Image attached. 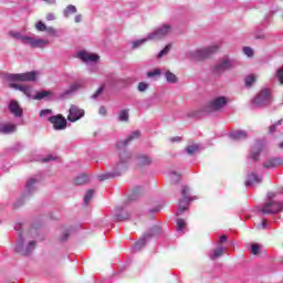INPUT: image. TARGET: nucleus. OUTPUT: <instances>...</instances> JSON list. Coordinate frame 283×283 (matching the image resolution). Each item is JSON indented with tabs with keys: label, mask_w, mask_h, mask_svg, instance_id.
Listing matches in <instances>:
<instances>
[{
	"label": "nucleus",
	"mask_w": 283,
	"mask_h": 283,
	"mask_svg": "<svg viewBox=\"0 0 283 283\" xmlns=\"http://www.w3.org/2000/svg\"><path fill=\"white\" fill-rule=\"evenodd\" d=\"M229 240V238L226 235V234H222L220 238H219V243L220 244H224V242H227Z\"/></svg>",
	"instance_id": "obj_54"
},
{
	"label": "nucleus",
	"mask_w": 283,
	"mask_h": 283,
	"mask_svg": "<svg viewBox=\"0 0 283 283\" xmlns=\"http://www.w3.org/2000/svg\"><path fill=\"white\" fill-rule=\"evenodd\" d=\"M147 41H153L151 39H149V34H147L146 38L133 41V43H132L133 50L142 48V45H145V43H147Z\"/></svg>",
	"instance_id": "obj_29"
},
{
	"label": "nucleus",
	"mask_w": 283,
	"mask_h": 283,
	"mask_svg": "<svg viewBox=\"0 0 283 283\" xmlns=\"http://www.w3.org/2000/svg\"><path fill=\"white\" fill-rule=\"evenodd\" d=\"M153 159L148 155H139L137 156V167H149L151 165Z\"/></svg>",
	"instance_id": "obj_23"
},
{
	"label": "nucleus",
	"mask_w": 283,
	"mask_h": 283,
	"mask_svg": "<svg viewBox=\"0 0 283 283\" xmlns=\"http://www.w3.org/2000/svg\"><path fill=\"white\" fill-rule=\"evenodd\" d=\"M118 120H120L122 123L129 120V111L128 109L120 111L118 115Z\"/></svg>",
	"instance_id": "obj_35"
},
{
	"label": "nucleus",
	"mask_w": 283,
	"mask_h": 283,
	"mask_svg": "<svg viewBox=\"0 0 283 283\" xmlns=\"http://www.w3.org/2000/svg\"><path fill=\"white\" fill-rule=\"evenodd\" d=\"M219 50L220 46H218V44H212L203 49L188 51L186 53V59H189L190 61H205V59H209L211 54H216V52H218Z\"/></svg>",
	"instance_id": "obj_2"
},
{
	"label": "nucleus",
	"mask_w": 283,
	"mask_h": 283,
	"mask_svg": "<svg viewBox=\"0 0 283 283\" xmlns=\"http://www.w3.org/2000/svg\"><path fill=\"white\" fill-rule=\"evenodd\" d=\"M229 105V97L219 96L211 99L207 106H203L202 112L205 114H213V112H222L224 107Z\"/></svg>",
	"instance_id": "obj_3"
},
{
	"label": "nucleus",
	"mask_w": 283,
	"mask_h": 283,
	"mask_svg": "<svg viewBox=\"0 0 283 283\" xmlns=\"http://www.w3.org/2000/svg\"><path fill=\"white\" fill-rule=\"evenodd\" d=\"M273 198H275V192H269L268 193V199L273 200Z\"/></svg>",
	"instance_id": "obj_61"
},
{
	"label": "nucleus",
	"mask_w": 283,
	"mask_h": 283,
	"mask_svg": "<svg viewBox=\"0 0 283 283\" xmlns=\"http://www.w3.org/2000/svg\"><path fill=\"white\" fill-rule=\"evenodd\" d=\"M255 81H256L255 75H253V74L248 75V76L245 77V86H247V87H251V85H253Z\"/></svg>",
	"instance_id": "obj_40"
},
{
	"label": "nucleus",
	"mask_w": 283,
	"mask_h": 283,
	"mask_svg": "<svg viewBox=\"0 0 283 283\" xmlns=\"http://www.w3.org/2000/svg\"><path fill=\"white\" fill-rule=\"evenodd\" d=\"M262 149H264V144H262L261 140L255 142L251 148L252 160H260V154H262Z\"/></svg>",
	"instance_id": "obj_18"
},
{
	"label": "nucleus",
	"mask_w": 283,
	"mask_h": 283,
	"mask_svg": "<svg viewBox=\"0 0 283 283\" xmlns=\"http://www.w3.org/2000/svg\"><path fill=\"white\" fill-rule=\"evenodd\" d=\"M36 76H39V72L31 71L27 73L8 74L6 78L7 81H9V83L34 82L36 81Z\"/></svg>",
	"instance_id": "obj_6"
},
{
	"label": "nucleus",
	"mask_w": 283,
	"mask_h": 283,
	"mask_svg": "<svg viewBox=\"0 0 283 283\" xmlns=\"http://www.w3.org/2000/svg\"><path fill=\"white\" fill-rule=\"evenodd\" d=\"M198 149H200V146L198 144H193V145L186 147V153L189 156H193V154H196V151H198Z\"/></svg>",
	"instance_id": "obj_36"
},
{
	"label": "nucleus",
	"mask_w": 283,
	"mask_h": 283,
	"mask_svg": "<svg viewBox=\"0 0 283 283\" xmlns=\"http://www.w3.org/2000/svg\"><path fill=\"white\" fill-rule=\"evenodd\" d=\"M170 180L171 182H179L180 181V175L178 172H170Z\"/></svg>",
	"instance_id": "obj_50"
},
{
	"label": "nucleus",
	"mask_w": 283,
	"mask_h": 283,
	"mask_svg": "<svg viewBox=\"0 0 283 283\" xmlns=\"http://www.w3.org/2000/svg\"><path fill=\"white\" fill-rule=\"evenodd\" d=\"M17 132V126L15 124H1L0 125V134H14Z\"/></svg>",
	"instance_id": "obj_26"
},
{
	"label": "nucleus",
	"mask_w": 283,
	"mask_h": 283,
	"mask_svg": "<svg viewBox=\"0 0 283 283\" xmlns=\"http://www.w3.org/2000/svg\"><path fill=\"white\" fill-rule=\"evenodd\" d=\"M282 210L283 202L273 200H268L260 209L261 213H264L265 216H273L275 213H280Z\"/></svg>",
	"instance_id": "obj_7"
},
{
	"label": "nucleus",
	"mask_w": 283,
	"mask_h": 283,
	"mask_svg": "<svg viewBox=\"0 0 283 283\" xmlns=\"http://www.w3.org/2000/svg\"><path fill=\"white\" fill-rule=\"evenodd\" d=\"M9 36L14 41H20L22 45H28V39L30 38V35L22 34L19 31H10Z\"/></svg>",
	"instance_id": "obj_20"
},
{
	"label": "nucleus",
	"mask_w": 283,
	"mask_h": 283,
	"mask_svg": "<svg viewBox=\"0 0 283 283\" xmlns=\"http://www.w3.org/2000/svg\"><path fill=\"white\" fill-rule=\"evenodd\" d=\"M94 190H87L86 195L84 196V205L87 207L90 205V199L93 198Z\"/></svg>",
	"instance_id": "obj_41"
},
{
	"label": "nucleus",
	"mask_w": 283,
	"mask_h": 283,
	"mask_svg": "<svg viewBox=\"0 0 283 283\" xmlns=\"http://www.w3.org/2000/svg\"><path fill=\"white\" fill-rule=\"evenodd\" d=\"M86 182H90V177L87 175H78L74 180L75 185H86Z\"/></svg>",
	"instance_id": "obj_34"
},
{
	"label": "nucleus",
	"mask_w": 283,
	"mask_h": 283,
	"mask_svg": "<svg viewBox=\"0 0 283 283\" xmlns=\"http://www.w3.org/2000/svg\"><path fill=\"white\" fill-rule=\"evenodd\" d=\"M247 136L245 130H234L230 133V138H232V140H245Z\"/></svg>",
	"instance_id": "obj_28"
},
{
	"label": "nucleus",
	"mask_w": 283,
	"mask_h": 283,
	"mask_svg": "<svg viewBox=\"0 0 283 283\" xmlns=\"http://www.w3.org/2000/svg\"><path fill=\"white\" fill-rule=\"evenodd\" d=\"M39 185V180L35 178H31L27 181L25 189H24V198H28L29 196H32L34 191H36V187Z\"/></svg>",
	"instance_id": "obj_15"
},
{
	"label": "nucleus",
	"mask_w": 283,
	"mask_h": 283,
	"mask_svg": "<svg viewBox=\"0 0 283 283\" xmlns=\"http://www.w3.org/2000/svg\"><path fill=\"white\" fill-rule=\"evenodd\" d=\"M74 21L75 23H81V21H83V15L81 14L75 15Z\"/></svg>",
	"instance_id": "obj_58"
},
{
	"label": "nucleus",
	"mask_w": 283,
	"mask_h": 283,
	"mask_svg": "<svg viewBox=\"0 0 283 283\" xmlns=\"http://www.w3.org/2000/svg\"><path fill=\"white\" fill-rule=\"evenodd\" d=\"M171 32H174V27L169 23H163L154 31L148 33V39H150L151 41H163V39L169 36Z\"/></svg>",
	"instance_id": "obj_4"
},
{
	"label": "nucleus",
	"mask_w": 283,
	"mask_h": 283,
	"mask_svg": "<svg viewBox=\"0 0 283 283\" xmlns=\"http://www.w3.org/2000/svg\"><path fill=\"white\" fill-rule=\"evenodd\" d=\"M212 72L217 75L220 76V74H224L227 72V64H224V60L219 61L217 64L212 66Z\"/></svg>",
	"instance_id": "obj_22"
},
{
	"label": "nucleus",
	"mask_w": 283,
	"mask_h": 283,
	"mask_svg": "<svg viewBox=\"0 0 283 283\" xmlns=\"http://www.w3.org/2000/svg\"><path fill=\"white\" fill-rule=\"evenodd\" d=\"M115 218H116V220H117L118 222H123V220H128L129 213H127V212H120V213L116 214Z\"/></svg>",
	"instance_id": "obj_43"
},
{
	"label": "nucleus",
	"mask_w": 283,
	"mask_h": 283,
	"mask_svg": "<svg viewBox=\"0 0 283 283\" xmlns=\"http://www.w3.org/2000/svg\"><path fill=\"white\" fill-rule=\"evenodd\" d=\"M34 249H36V241H29L28 244H25L23 237H19L15 245L17 253H20V255H30Z\"/></svg>",
	"instance_id": "obj_8"
},
{
	"label": "nucleus",
	"mask_w": 283,
	"mask_h": 283,
	"mask_svg": "<svg viewBox=\"0 0 283 283\" xmlns=\"http://www.w3.org/2000/svg\"><path fill=\"white\" fill-rule=\"evenodd\" d=\"M223 63L226 65V70H233L234 67H238V60L235 59H223Z\"/></svg>",
	"instance_id": "obj_31"
},
{
	"label": "nucleus",
	"mask_w": 283,
	"mask_h": 283,
	"mask_svg": "<svg viewBox=\"0 0 283 283\" xmlns=\"http://www.w3.org/2000/svg\"><path fill=\"white\" fill-rule=\"evenodd\" d=\"M44 32H46L49 36H56V29H54L53 27H46Z\"/></svg>",
	"instance_id": "obj_47"
},
{
	"label": "nucleus",
	"mask_w": 283,
	"mask_h": 283,
	"mask_svg": "<svg viewBox=\"0 0 283 283\" xmlns=\"http://www.w3.org/2000/svg\"><path fill=\"white\" fill-rule=\"evenodd\" d=\"M222 255H224V247L222 245L218 247L209 253V258L212 261L218 260V258H222Z\"/></svg>",
	"instance_id": "obj_27"
},
{
	"label": "nucleus",
	"mask_w": 283,
	"mask_h": 283,
	"mask_svg": "<svg viewBox=\"0 0 283 283\" xmlns=\"http://www.w3.org/2000/svg\"><path fill=\"white\" fill-rule=\"evenodd\" d=\"M186 227H187V221H185V219H177V232L178 233L185 231Z\"/></svg>",
	"instance_id": "obj_38"
},
{
	"label": "nucleus",
	"mask_w": 283,
	"mask_h": 283,
	"mask_svg": "<svg viewBox=\"0 0 283 283\" xmlns=\"http://www.w3.org/2000/svg\"><path fill=\"white\" fill-rule=\"evenodd\" d=\"M277 125H282V120H279L276 124L270 126V134H274Z\"/></svg>",
	"instance_id": "obj_52"
},
{
	"label": "nucleus",
	"mask_w": 283,
	"mask_h": 283,
	"mask_svg": "<svg viewBox=\"0 0 283 283\" xmlns=\"http://www.w3.org/2000/svg\"><path fill=\"white\" fill-rule=\"evenodd\" d=\"M178 140H180V137H172V138H171V142H172V143H178Z\"/></svg>",
	"instance_id": "obj_62"
},
{
	"label": "nucleus",
	"mask_w": 283,
	"mask_h": 283,
	"mask_svg": "<svg viewBox=\"0 0 283 283\" xmlns=\"http://www.w3.org/2000/svg\"><path fill=\"white\" fill-rule=\"evenodd\" d=\"M260 227H262V229H266V220L261 221V224L256 226L258 229H260Z\"/></svg>",
	"instance_id": "obj_60"
},
{
	"label": "nucleus",
	"mask_w": 283,
	"mask_h": 283,
	"mask_svg": "<svg viewBox=\"0 0 283 283\" xmlns=\"http://www.w3.org/2000/svg\"><path fill=\"white\" fill-rule=\"evenodd\" d=\"M48 116H52V109L46 108V109H42L40 112V117L41 118H48Z\"/></svg>",
	"instance_id": "obj_45"
},
{
	"label": "nucleus",
	"mask_w": 283,
	"mask_h": 283,
	"mask_svg": "<svg viewBox=\"0 0 283 283\" xmlns=\"http://www.w3.org/2000/svg\"><path fill=\"white\" fill-rule=\"evenodd\" d=\"M49 123L53 126L55 132H63V129H67V119L61 114L49 116Z\"/></svg>",
	"instance_id": "obj_10"
},
{
	"label": "nucleus",
	"mask_w": 283,
	"mask_h": 283,
	"mask_svg": "<svg viewBox=\"0 0 283 283\" xmlns=\"http://www.w3.org/2000/svg\"><path fill=\"white\" fill-rule=\"evenodd\" d=\"M52 94V92L50 91H41L38 92L32 98L33 101H43V98H48V96H50Z\"/></svg>",
	"instance_id": "obj_32"
},
{
	"label": "nucleus",
	"mask_w": 283,
	"mask_h": 283,
	"mask_svg": "<svg viewBox=\"0 0 283 283\" xmlns=\"http://www.w3.org/2000/svg\"><path fill=\"white\" fill-rule=\"evenodd\" d=\"M273 97H271V91L262 90L258 95L256 98L253 99V105L255 107H266V105H271Z\"/></svg>",
	"instance_id": "obj_9"
},
{
	"label": "nucleus",
	"mask_w": 283,
	"mask_h": 283,
	"mask_svg": "<svg viewBox=\"0 0 283 283\" xmlns=\"http://www.w3.org/2000/svg\"><path fill=\"white\" fill-rule=\"evenodd\" d=\"M50 42L45 39H35L32 36H29L27 41V45H30V48H33L34 50L40 49L42 50L43 48H48Z\"/></svg>",
	"instance_id": "obj_12"
},
{
	"label": "nucleus",
	"mask_w": 283,
	"mask_h": 283,
	"mask_svg": "<svg viewBox=\"0 0 283 283\" xmlns=\"http://www.w3.org/2000/svg\"><path fill=\"white\" fill-rule=\"evenodd\" d=\"M163 74V70L160 69H155L154 71H150L147 73L148 78H154L156 76H160Z\"/></svg>",
	"instance_id": "obj_39"
},
{
	"label": "nucleus",
	"mask_w": 283,
	"mask_h": 283,
	"mask_svg": "<svg viewBox=\"0 0 283 283\" xmlns=\"http://www.w3.org/2000/svg\"><path fill=\"white\" fill-rule=\"evenodd\" d=\"M83 87H85V81H76L70 85L69 90L66 91V94H73V92H78V90H83Z\"/></svg>",
	"instance_id": "obj_25"
},
{
	"label": "nucleus",
	"mask_w": 283,
	"mask_h": 283,
	"mask_svg": "<svg viewBox=\"0 0 283 283\" xmlns=\"http://www.w3.org/2000/svg\"><path fill=\"white\" fill-rule=\"evenodd\" d=\"M251 253H252V255H259L260 254V244L253 243L251 245Z\"/></svg>",
	"instance_id": "obj_44"
},
{
	"label": "nucleus",
	"mask_w": 283,
	"mask_h": 283,
	"mask_svg": "<svg viewBox=\"0 0 283 283\" xmlns=\"http://www.w3.org/2000/svg\"><path fill=\"white\" fill-rule=\"evenodd\" d=\"M189 193H190L189 187L184 186L181 189L182 198L179 200L177 216H182V213H185V211L189 209L190 202H192V200H196V197H190Z\"/></svg>",
	"instance_id": "obj_5"
},
{
	"label": "nucleus",
	"mask_w": 283,
	"mask_h": 283,
	"mask_svg": "<svg viewBox=\"0 0 283 283\" xmlns=\"http://www.w3.org/2000/svg\"><path fill=\"white\" fill-rule=\"evenodd\" d=\"M158 231V228H153L150 231H151V233L154 234V233H156L155 231Z\"/></svg>",
	"instance_id": "obj_63"
},
{
	"label": "nucleus",
	"mask_w": 283,
	"mask_h": 283,
	"mask_svg": "<svg viewBox=\"0 0 283 283\" xmlns=\"http://www.w3.org/2000/svg\"><path fill=\"white\" fill-rule=\"evenodd\" d=\"M149 87V84L147 82H140L138 84V92H147V88Z\"/></svg>",
	"instance_id": "obj_46"
},
{
	"label": "nucleus",
	"mask_w": 283,
	"mask_h": 283,
	"mask_svg": "<svg viewBox=\"0 0 283 283\" xmlns=\"http://www.w3.org/2000/svg\"><path fill=\"white\" fill-rule=\"evenodd\" d=\"M280 149H283V142L279 144Z\"/></svg>",
	"instance_id": "obj_64"
},
{
	"label": "nucleus",
	"mask_w": 283,
	"mask_h": 283,
	"mask_svg": "<svg viewBox=\"0 0 283 283\" xmlns=\"http://www.w3.org/2000/svg\"><path fill=\"white\" fill-rule=\"evenodd\" d=\"M276 78L283 85V66L276 71Z\"/></svg>",
	"instance_id": "obj_49"
},
{
	"label": "nucleus",
	"mask_w": 283,
	"mask_h": 283,
	"mask_svg": "<svg viewBox=\"0 0 283 283\" xmlns=\"http://www.w3.org/2000/svg\"><path fill=\"white\" fill-rule=\"evenodd\" d=\"M54 19H56V15H54V13L46 14V21H54Z\"/></svg>",
	"instance_id": "obj_56"
},
{
	"label": "nucleus",
	"mask_w": 283,
	"mask_h": 283,
	"mask_svg": "<svg viewBox=\"0 0 283 283\" xmlns=\"http://www.w3.org/2000/svg\"><path fill=\"white\" fill-rule=\"evenodd\" d=\"M99 114H101V116H105L107 114V108H105V106H102L99 108Z\"/></svg>",
	"instance_id": "obj_59"
},
{
	"label": "nucleus",
	"mask_w": 283,
	"mask_h": 283,
	"mask_svg": "<svg viewBox=\"0 0 283 283\" xmlns=\"http://www.w3.org/2000/svg\"><path fill=\"white\" fill-rule=\"evenodd\" d=\"M149 238H151V233L144 234V237L139 241L135 242V244L133 245V251H140V249H143V247L147 244Z\"/></svg>",
	"instance_id": "obj_24"
},
{
	"label": "nucleus",
	"mask_w": 283,
	"mask_h": 283,
	"mask_svg": "<svg viewBox=\"0 0 283 283\" xmlns=\"http://www.w3.org/2000/svg\"><path fill=\"white\" fill-rule=\"evenodd\" d=\"M243 54H245V56H249V59H251L253 56V49H251L249 46H244Z\"/></svg>",
	"instance_id": "obj_48"
},
{
	"label": "nucleus",
	"mask_w": 283,
	"mask_h": 283,
	"mask_svg": "<svg viewBox=\"0 0 283 283\" xmlns=\"http://www.w3.org/2000/svg\"><path fill=\"white\" fill-rule=\"evenodd\" d=\"M70 238V232L65 231L63 232L62 237L60 238L61 242H65Z\"/></svg>",
	"instance_id": "obj_53"
},
{
	"label": "nucleus",
	"mask_w": 283,
	"mask_h": 283,
	"mask_svg": "<svg viewBox=\"0 0 283 283\" xmlns=\"http://www.w3.org/2000/svg\"><path fill=\"white\" fill-rule=\"evenodd\" d=\"M260 182H262V177L258 176L255 172H252L247 177L245 187H254V185H260Z\"/></svg>",
	"instance_id": "obj_21"
},
{
	"label": "nucleus",
	"mask_w": 283,
	"mask_h": 283,
	"mask_svg": "<svg viewBox=\"0 0 283 283\" xmlns=\"http://www.w3.org/2000/svg\"><path fill=\"white\" fill-rule=\"evenodd\" d=\"M171 51V44H167L158 54L157 59H163V56H167L169 52Z\"/></svg>",
	"instance_id": "obj_37"
},
{
	"label": "nucleus",
	"mask_w": 283,
	"mask_h": 283,
	"mask_svg": "<svg viewBox=\"0 0 283 283\" xmlns=\"http://www.w3.org/2000/svg\"><path fill=\"white\" fill-rule=\"evenodd\" d=\"M283 165V159L279 157H273L264 161V169H275V167H280Z\"/></svg>",
	"instance_id": "obj_19"
},
{
	"label": "nucleus",
	"mask_w": 283,
	"mask_h": 283,
	"mask_svg": "<svg viewBox=\"0 0 283 283\" xmlns=\"http://www.w3.org/2000/svg\"><path fill=\"white\" fill-rule=\"evenodd\" d=\"M77 9L76 6L74 4H69L64 10H63V17L64 19H67L71 14H76Z\"/></svg>",
	"instance_id": "obj_30"
},
{
	"label": "nucleus",
	"mask_w": 283,
	"mask_h": 283,
	"mask_svg": "<svg viewBox=\"0 0 283 283\" xmlns=\"http://www.w3.org/2000/svg\"><path fill=\"white\" fill-rule=\"evenodd\" d=\"M130 161H132V153H128L127 150L119 153V161L116 165L114 171L102 174L97 176V179L103 181V180H109V178H118V176H122L123 172L127 170V167H129Z\"/></svg>",
	"instance_id": "obj_1"
},
{
	"label": "nucleus",
	"mask_w": 283,
	"mask_h": 283,
	"mask_svg": "<svg viewBox=\"0 0 283 283\" xmlns=\"http://www.w3.org/2000/svg\"><path fill=\"white\" fill-rule=\"evenodd\" d=\"M165 78L167 83H170V84L178 83V77L171 71H166Z\"/></svg>",
	"instance_id": "obj_33"
},
{
	"label": "nucleus",
	"mask_w": 283,
	"mask_h": 283,
	"mask_svg": "<svg viewBox=\"0 0 283 283\" xmlns=\"http://www.w3.org/2000/svg\"><path fill=\"white\" fill-rule=\"evenodd\" d=\"M50 160H55L54 156L48 155L45 158L42 159V163H50Z\"/></svg>",
	"instance_id": "obj_55"
},
{
	"label": "nucleus",
	"mask_w": 283,
	"mask_h": 283,
	"mask_svg": "<svg viewBox=\"0 0 283 283\" xmlns=\"http://www.w3.org/2000/svg\"><path fill=\"white\" fill-rule=\"evenodd\" d=\"M44 3H48V6H56V0H42Z\"/></svg>",
	"instance_id": "obj_57"
},
{
	"label": "nucleus",
	"mask_w": 283,
	"mask_h": 283,
	"mask_svg": "<svg viewBox=\"0 0 283 283\" xmlns=\"http://www.w3.org/2000/svg\"><path fill=\"white\" fill-rule=\"evenodd\" d=\"M9 87H11V90H18L19 92H22L27 98H32V87L28 85L9 83Z\"/></svg>",
	"instance_id": "obj_13"
},
{
	"label": "nucleus",
	"mask_w": 283,
	"mask_h": 283,
	"mask_svg": "<svg viewBox=\"0 0 283 283\" xmlns=\"http://www.w3.org/2000/svg\"><path fill=\"white\" fill-rule=\"evenodd\" d=\"M35 30H38V32H45V30H48V25H45V23H43V21H39L35 24Z\"/></svg>",
	"instance_id": "obj_42"
},
{
	"label": "nucleus",
	"mask_w": 283,
	"mask_h": 283,
	"mask_svg": "<svg viewBox=\"0 0 283 283\" xmlns=\"http://www.w3.org/2000/svg\"><path fill=\"white\" fill-rule=\"evenodd\" d=\"M83 116H85V111L83 108H80L76 105H71L67 115V120H70V123H76V120H81Z\"/></svg>",
	"instance_id": "obj_11"
},
{
	"label": "nucleus",
	"mask_w": 283,
	"mask_h": 283,
	"mask_svg": "<svg viewBox=\"0 0 283 283\" xmlns=\"http://www.w3.org/2000/svg\"><path fill=\"white\" fill-rule=\"evenodd\" d=\"M9 112H11L15 118H21V116H23V109L17 99H12L9 103Z\"/></svg>",
	"instance_id": "obj_16"
},
{
	"label": "nucleus",
	"mask_w": 283,
	"mask_h": 283,
	"mask_svg": "<svg viewBox=\"0 0 283 283\" xmlns=\"http://www.w3.org/2000/svg\"><path fill=\"white\" fill-rule=\"evenodd\" d=\"M103 90H105L104 86H99L97 88V91L92 95V98H98V96H101V94H103Z\"/></svg>",
	"instance_id": "obj_51"
},
{
	"label": "nucleus",
	"mask_w": 283,
	"mask_h": 283,
	"mask_svg": "<svg viewBox=\"0 0 283 283\" xmlns=\"http://www.w3.org/2000/svg\"><path fill=\"white\" fill-rule=\"evenodd\" d=\"M77 56L84 63H96V61H98V59H101L97 54L87 53L85 51H81L77 54Z\"/></svg>",
	"instance_id": "obj_17"
},
{
	"label": "nucleus",
	"mask_w": 283,
	"mask_h": 283,
	"mask_svg": "<svg viewBox=\"0 0 283 283\" xmlns=\"http://www.w3.org/2000/svg\"><path fill=\"white\" fill-rule=\"evenodd\" d=\"M136 138H140V130H134L126 139L118 142L117 149H125V147H127L132 140H136Z\"/></svg>",
	"instance_id": "obj_14"
}]
</instances>
